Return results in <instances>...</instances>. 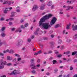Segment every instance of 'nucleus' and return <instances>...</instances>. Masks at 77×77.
Returning <instances> with one entry per match:
<instances>
[{
    "label": "nucleus",
    "instance_id": "obj_1",
    "mask_svg": "<svg viewBox=\"0 0 77 77\" xmlns=\"http://www.w3.org/2000/svg\"><path fill=\"white\" fill-rule=\"evenodd\" d=\"M53 15L51 14H48V15H46L43 17L40 20L39 22V26H41L44 29H50L51 27V25L49 24L48 23H43V22L45 21V20L49 19V18H51Z\"/></svg>",
    "mask_w": 77,
    "mask_h": 77
},
{
    "label": "nucleus",
    "instance_id": "obj_2",
    "mask_svg": "<svg viewBox=\"0 0 77 77\" xmlns=\"http://www.w3.org/2000/svg\"><path fill=\"white\" fill-rule=\"evenodd\" d=\"M0 69H3L4 68V65H6L7 64V62L6 61L3 62V60L1 59L0 60Z\"/></svg>",
    "mask_w": 77,
    "mask_h": 77
},
{
    "label": "nucleus",
    "instance_id": "obj_3",
    "mask_svg": "<svg viewBox=\"0 0 77 77\" xmlns=\"http://www.w3.org/2000/svg\"><path fill=\"white\" fill-rule=\"evenodd\" d=\"M57 18L56 17H53L52 18L51 22H50V24L51 25H53L56 22Z\"/></svg>",
    "mask_w": 77,
    "mask_h": 77
},
{
    "label": "nucleus",
    "instance_id": "obj_4",
    "mask_svg": "<svg viewBox=\"0 0 77 77\" xmlns=\"http://www.w3.org/2000/svg\"><path fill=\"white\" fill-rule=\"evenodd\" d=\"M14 51L12 49H11L10 50L7 49L6 51H3V53H6L7 52H8V53H14Z\"/></svg>",
    "mask_w": 77,
    "mask_h": 77
},
{
    "label": "nucleus",
    "instance_id": "obj_5",
    "mask_svg": "<svg viewBox=\"0 0 77 77\" xmlns=\"http://www.w3.org/2000/svg\"><path fill=\"white\" fill-rule=\"evenodd\" d=\"M39 8L38 7V5H34L32 9V11H35L36 10V9H37Z\"/></svg>",
    "mask_w": 77,
    "mask_h": 77
},
{
    "label": "nucleus",
    "instance_id": "obj_6",
    "mask_svg": "<svg viewBox=\"0 0 77 77\" xmlns=\"http://www.w3.org/2000/svg\"><path fill=\"white\" fill-rule=\"evenodd\" d=\"M45 4H42L40 7V10H43L45 8Z\"/></svg>",
    "mask_w": 77,
    "mask_h": 77
},
{
    "label": "nucleus",
    "instance_id": "obj_7",
    "mask_svg": "<svg viewBox=\"0 0 77 77\" xmlns=\"http://www.w3.org/2000/svg\"><path fill=\"white\" fill-rule=\"evenodd\" d=\"M7 3H8V5H11V2H8V0H5L4 2L3 3V5H5V4H7Z\"/></svg>",
    "mask_w": 77,
    "mask_h": 77
},
{
    "label": "nucleus",
    "instance_id": "obj_8",
    "mask_svg": "<svg viewBox=\"0 0 77 77\" xmlns=\"http://www.w3.org/2000/svg\"><path fill=\"white\" fill-rule=\"evenodd\" d=\"M72 29L73 31L75 30H77V25L74 26V25H73L72 26Z\"/></svg>",
    "mask_w": 77,
    "mask_h": 77
},
{
    "label": "nucleus",
    "instance_id": "obj_9",
    "mask_svg": "<svg viewBox=\"0 0 77 77\" xmlns=\"http://www.w3.org/2000/svg\"><path fill=\"white\" fill-rule=\"evenodd\" d=\"M67 8H68L67 9H66V11H69L70 10V9H73V7L69 6H66Z\"/></svg>",
    "mask_w": 77,
    "mask_h": 77
},
{
    "label": "nucleus",
    "instance_id": "obj_10",
    "mask_svg": "<svg viewBox=\"0 0 77 77\" xmlns=\"http://www.w3.org/2000/svg\"><path fill=\"white\" fill-rule=\"evenodd\" d=\"M20 72H16V70H15L14 71H13L11 73V75H13V74H20Z\"/></svg>",
    "mask_w": 77,
    "mask_h": 77
},
{
    "label": "nucleus",
    "instance_id": "obj_11",
    "mask_svg": "<svg viewBox=\"0 0 77 77\" xmlns=\"http://www.w3.org/2000/svg\"><path fill=\"white\" fill-rule=\"evenodd\" d=\"M11 17H14L15 15L17 14V13L16 12H12L11 13Z\"/></svg>",
    "mask_w": 77,
    "mask_h": 77
},
{
    "label": "nucleus",
    "instance_id": "obj_12",
    "mask_svg": "<svg viewBox=\"0 0 77 77\" xmlns=\"http://www.w3.org/2000/svg\"><path fill=\"white\" fill-rule=\"evenodd\" d=\"M52 4H53V3H52L51 1H50L48 2L47 5L48 6H50Z\"/></svg>",
    "mask_w": 77,
    "mask_h": 77
},
{
    "label": "nucleus",
    "instance_id": "obj_13",
    "mask_svg": "<svg viewBox=\"0 0 77 77\" xmlns=\"http://www.w3.org/2000/svg\"><path fill=\"white\" fill-rule=\"evenodd\" d=\"M16 9H17V10H16L17 12H20V8L19 6L17 7L16 8Z\"/></svg>",
    "mask_w": 77,
    "mask_h": 77
},
{
    "label": "nucleus",
    "instance_id": "obj_14",
    "mask_svg": "<svg viewBox=\"0 0 77 77\" xmlns=\"http://www.w3.org/2000/svg\"><path fill=\"white\" fill-rule=\"evenodd\" d=\"M71 26V23H69L67 25L66 27V29H67V30L69 29V26Z\"/></svg>",
    "mask_w": 77,
    "mask_h": 77
},
{
    "label": "nucleus",
    "instance_id": "obj_15",
    "mask_svg": "<svg viewBox=\"0 0 77 77\" xmlns=\"http://www.w3.org/2000/svg\"><path fill=\"white\" fill-rule=\"evenodd\" d=\"M77 54V51H75L74 52H72V56L75 55V54Z\"/></svg>",
    "mask_w": 77,
    "mask_h": 77
},
{
    "label": "nucleus",
    "instance_id": "obj_16",
    "mask_svg": "<svg viewBox=\"0 0 77 77\" xmlns=\"http://www.w3.org/2000/svg\"><path fill=\"white\" fill-rule=\"evenodd\" d=\"M7 59L8 60H11L12 59V57H10V56H7Z\"/></svg>",
    "mask_w": 77,
    "mask_h": 77
},
{
    "label": "nucleus",
    "instance_id": "obj_17",
    "mask_svg": "<svg viewBox=\"0 0 77 77\" xmlns=\"http://www.w3.org/2000/svg\"><path fill=\"white\" fill-rule=\"evenodd\" d=\"M6 9H7V10H8V11H11L12 9V7H11L9 8H6Z\"/></svg>",
    "mask_w": 77,
    "mask_h": 77
},
{
    "label": "nucleus",
    "instance_id": "obj_18",
    "mask_svg": "<svg viewBox=\"0 0 77 77\" xmlns=\"http://www.w3.org/2000/svg\"><path fill=\"white\" fill-rule=\"evenodd\" d=\"M77 34H75L74 35V36H73V39L74 40H76L77 39Z\"/></svg>",
    "mask_w": 77,
    "mask_h": 77
},
{
    "label": "nucleus",
    "instance_id": "obj_19",
    "mask_svg": "<svg viewBox=\"0 0 77 77\" xmlns=\"http://www.w3.org/2000/svg\"><path fill=\"white\" fill-rule=\"evenodd\" d=\"M6 8H4V12L5 14H6V13H7V11H8V10H7V9H6Z\"/></svg>",
    "mask_w": 77,
    "mask_h": 77
},
{
    "label": "nucleus",
    "instance_id": "obj_20",
    "mask_svg": "<svg viewBox=\"0 0 77 77\" xmlns=\"http://www.w3.org/2000/svg\"><path fill=\"white\" fill-rule=\"evenodd\" d=\"M61 26L60 24H57L55 26V28H57V27H60Z\"/></svg>",
    "mask_w": 77,
    "mask_h": 77
},
{
    "label": "nucleus",
    "instance_id": "obj_21",
    "mask_svg": "<svg viewBox=\"0 0 77 77\" xmlns=\"http://www.w3.org/2000/svg\"><path fill=\"white\" fill-rule=\"evenodd\" d=\"M1 36L2 37H5V36H6V34H5V32H3L2 33V34H1Z\"/></svg>",
    "mask_w": 77,
    "mask_h": 77
},
{
    "label": "nucleus",
    "instance_id": "obj_22",
    "mask_svg": "<svg viewBox=\"0 0 77 77\" xmlns=\"http://www.w3.org/2000/svg\"><path fill=\"white\" fill-rule=\"evenodd\" d=\"M16 31L18 32H19V33H20V32H21L22 31V30L20 29V28H19L16 30Z\"/></svg>",
    "mask_w": 77,
    "mask_h": 77
},
{
    "label": "nucleus",
    "instance_id": "obj_23",
    "mask_svg": "<svg viewBox=\"0 0 77 77\" xmlns=\"http://www.w3.org/2000/svg\"><path fill=\"white\" fill-rule=\"evenodd\" d=\"M62 42V41L60 39L58 40V42L59 44H61Z\"/></svg>",
    "mask_w": 77,
    "mask_h": 77
},
{
    "label": "nucleus",
    "instance_id": "obj_24",
    "mask_svg": "<svg viewBox=\"0 0 77 77\" xmlns=\"http://www.w3.org/2000/svg\"><path fill=\"white\" fill-rule=\"evenodd\" d=\"M70 53V51H68L66 52H64V54H68Z\"/></svg>",
    "mask_w": 77,
    "mask_h": 77
},
{
    "label": "nucleus",
    "instance_id": "obj_25",
    "mask_svg": "<svg viewBox=\"0 0 77 77\" xmlns=\"http://www.w3.org/2000/svg\"><path fill=\"white\" fill-rule=\"evenodd\" d=\"M35 59H32L31 60V63H33Z\"/></svg>",
    "mask_w": 77,
    "mask_h": 77
},
{
    "label": "nucleus",
    "instance_id": "obj_26",
    "mask_svg": "<svg viewBox=\"0 0 77 77\" xmlns=\"http://www.w3.org/2000/svg\"><path fill=\"white\" fill-rule=\"evenodd\" d=\"M15 56H16V57H20V55L18 54H14Z\"/></svg>",
    "mask_w": 77,
    "mask_h": 77
},
{
    "label": "nucleus",
    "instance_id": "obj_27",
    "mask_svg": "<svg viewBox=\"0 0 77 77\" xmlns=\"http://www.w3.org/2000/svg\"><path fill=\"white\" fill-rule=\"evenodd\" d=\"M5 29L6 28H5V27H2L1 29L2 31V32H3V31H4L5 30Z\"/></svg>",
    "mask_w": 77,
    "mask_h": 77
},
{
    "label": "nucleus",
    "instance_id": "obj_28",
    "mask_svg": "<svg viewBox=\"0 0 77 77\" xmlns=\"http://www.w3.org/2000/svg\"><path fill=\"white\" fill-rule=\"evenodd\" d=\"M71 41V40L70 39H67L66 40V42H70Z\"/></svg>",
    "mask_w": 77,
    "mask_h": 77
},
{
    "label": "nucleus",
    "instance_id": "obj_29",
    "mask_svg": "<svg viewBox=\"0 0 77 77\" xmlns=\"http://www.w3.org/2000/svg\"><path fill=\"white\" fill-rule=\"evenodd\" d=\"M65 48V46H64V45H62L61 47V50H63V49H64Z\"/></svg>",
    "mask_w": 77,
    "mask_h": 77
},
{
    "label": "nucleus",
    "instance_id": "obj_30",
    "mask_svg": "<svg viewBox=\"0 0 77 77\" xmlns=\"http://www.w3.org/2000/svg\"><path fill=\"white\" fill-rule=\"evenodd\" d=\"M28 26H29V23H25L24 25V26L25 27H27Z\"/></svg>",
    "mask_w": 77,
    "mask_h": 77
},
{
    "label": "nucleus",
    "instance_id": "obj_31",
    "mask_svg": "<svg viewBox=\"0 0 77 77\" xmlns=\"http://www.w3.org/2000/svg\"><path fill=\"white\" fill-rule=\"evenodd\" d=\"M56 60H53V64H55L56 63Z\"/></svg>",
    "mask_w": 77,
    "mask_h": 77
},
{
    "label": "nucleus",
    "instance_id": "obj_32",
    "mask_svg": "<svg viewBox=\"0 0 77 77\" xmlns=\"http://www.w3.org/2000/svg\"><path fill=\"white\" fill-rule=\"evenodd\" d=\"M14 20V19L12 17H11L9 19V20H10V21H12V20Z\"/></svg>",
    "mask_w": 77,
    "mask_h": 77
},
{
    "label": "nucleus",
    "instance_id": "obj_33",
    "mask_svg": "<svg viewBox=\"0 0 77 77\" xmlns=\"http://www.w3.org/2000/svg\"><path fill=\"white\" fill-rule=\"evenodd\" d=\"M17 45V46H20V45H21L20 44V42H18L17 44H16Z\"/></svg>",
    "mask_w": 77,
    "mask_h": 77
},
{
    "label": "nucleus",
    "instance_id": "obj_34",
    "mask_svg": "<svg viewBox=\"0 0 77 77\" xmlns=\"http://www.w3.org/2000/svg\"><path fill=\"white\" fill-rule=\"evenodd\" d=\"M58 71V69H55L54 70V71L55 72H57Z\"/></svg>",
    "mask_w": 77,
    "mask_h": 77
},
{
    "label": "nucleus",
    "instance_id": "obj_35",
    "mask_svg": "<svg viewBox=\"0 0 77 77\" xmlns=\"http://www.w3.org/2000/svg\"><path fill=\"white\" fill-rule=\"evenodd\" d=\"M24 21V20H23V19L22 18L20 20V23H23Z\"/></svg>",
    "mask_w": 77,
    "mask_h": 77
},
{
    "label": "nucleus",
    "instance_id": "obj_36",
    "mask_svg": "<svg viewBox=\"0 0 77 77\" xmlns=\"http://www.w3.org/2000/svg\"><path fill=\"white\" fill-rule=\"evenodd\" d=\"M54 51L55 53V54H57L58 53H59V52H58V51H57L55 50Z\"/></svg>",
    "mask_w": 77,
    "mask_h": 77
},
{
    "label": "nucleus",
    "instance_id": "obj_37",
    "mask_svg": "<svg viewBox=\"0 0 77 77\" xmlns=\"http://www.w3.org/2000/svg\"><path fill=\"white\" fill-rule=\"evenodd\" d=\"M37 53H38V54H41V53H42V51H41V50H40L39 51H38Z\"/></svg>",
    "mask_w": 77,
    "mask_h": 77
},
{
    "label": "nucleus",
    "instance_id": "obj_38",
    "mask_svg": "<svg viewBox=\"0 0 77 77\" xmlns=\"http://www.w3.org/2000/svg\"><path fill=\"white\" fill-rule=\"evenodd\" d=\"M31 39L30 38H28V42H30L31 41Z\"/></svg>",
    "mask_w": 77,
    "mask_h": 77
},
{
    "label": "nucleus",
    "instance_id": "obj_39",
    "mask_svg": "<svg viewBox=\"0 0 77 77\" xmlns=\"http://www.w3.org/2000/svg\"><path fill=\"white\" fill-rule=\"evenodd\" d=\"M12 65V63H8L7 64V66H10L11 65Z\"/></svg>",
    "mask_w": 77,
    "mask_h": 77
},
{
    "label": "nucleus",
    "instance_id": "obj_40",
    "mask_svg": "<svg viewBox=\"0 0 77 77\" xmlns=\"http://www.w3.org/2000/svg\"><path fill=\"white\" fill-rule=\"evenodd\" d=\"M1 41H2V40L0 39V46L3 45V43Z\"/></svg>",
    "mask_w": 77,
    "mask_h": 77
},
{
    "label": "nucleus",
    "instance_id": "obj_41",
    "mask_svg": "<svg viewBox=\"0 0 77 77\" xmlns=\"http://www.w3.org/2000/svg\"><path fill=\"white\" fill-rule=\"evenodd\" d=\"M4 56V54L2 53V52L0 53V56Z\"/></svg>",
    "mask_w": 77,
    "mask_h": 77
},
{
    "label": "nucleus",
    "instance_id": "obj_42",
    "mask_svg": "<svg viewBox=\"0 0 77 77\" xmlns=\"http://www.w3.org/2000/svg\"><path fill=\"white\" fill-rule=\"evenodd\" d=\"M4 20H5V19H4V18L2 17L1 18L0 20V21H4Z\"/></svg>",
    "mask_w": 77,
    "mask_h": 77
},
{
    "label": "nucleus",
    "instance_id": "obj_43",
    "mask_svg": "<svg viewBox=\"0 0 77 77\" xmlns=\"http://www.w3.org/2000/svg\"><path fill=\"white\" fill-rule=\"evenodd\" d=\"M31 72L33 74H35V72H36V71L35 70H33Z\"/></svg>",
    "mask_w": 77,
    "mask_h": 77
},
{
    "label": "nucleus",
    "instance_id": "obj_44",
    "mask_svg": "<svg viewBox=\"0 0 77 77\" xmlns=\"http://www.w3.org/2000/svg\"><path fill=\"white\" fill-rule=\"evenodd\" d=\"M62 55H61V54H59V55H58L57 56V57H62Z\"/></svg>",
    "mask_w": 77,
    "mask_h": 77
},
{
    "label": "nucleus",
    "instance_id": "obj_45",
    "mask_svg": "<svg viewBox=\"0 0 77 77\" xmlns=\"http://www.w3.org/2000/svg\"><path fill=\"white\" fill-rule=\"evenodd\" d=\"M38 31H36L34 32V33L35 35H38Z\"/></svg>",
    "mask_w": 77,
    "mask_h": 77
},
{
    "label": "nucleus",
    "instance_id": "obj_46",
    "mask_svg": "<svg viewBox=\"0 0 77 77\" xmlns=\"http://www.w3.org/2000/svg\"><path fill=\"white\" fill-rule=\"evenodd\" d=\"M32 69H36V66H34L32 67Z\"/></svg>",
    "mask_w": 77,
    "mask_h": 77
},
{
    "label": "nucleus",
    "instance_id": "obj_47",
    "mask_svg": "<svg viewBox=\"0 0 77 77\" xmlns=\"http://www.w3.org/2000/svg\"><path fill=\"white\" fill-rule=\"evenodd\" d=\"M21 60V58H19L17 59L18 61H20V60Z\"/></svg>",
    "mask_w": 77,
    "mask_h": 77
},
{
    "label": "nucleus",
    "instance_id": "obj_48",
    "mask_svg": "<svg viewBox=\"0 0 77 77\" xmlns=\"http://www.w3.org/2000/svg\"><path fill=\"white\" fill-rule=\"evenodd\" d=\"M30 66H35V64L34 63L33 64H31L30 65Z\"/></svg>",
    "mask_w": 77,
    "mask_h": 77
},
{
    "label": "nucleus",
    "instance_id": "obj_49",
    "mask_svg": "<svg viewBox=\"0 0 77 77\" xmlns=\"http://www.w3.org/2000/svg\"><path fill=\"white\" fill-rule=\"evenodd\" d=\"M21 27L22 28V29H24V28H25L24 26H23V25H22L21 26Z\"/></svg>",
    "mask_w": 77,
    "mask_h": 77
},
{
    "label": "nucleus",
    "instance_id": "obj_50",
    "mask_svg": "<svg viewBox=\"0 0 77 77\" xmlns=\"http://www.w3.org/2000/svg\"><path fill=\"white\" fill-rule=\"evenodd\" d=\"M9 25H12V22H10L9 23Z\"/></svg>",
    "mask_w": 77,
    "mask_h": 77
},
{
    "label": "nucleus",
    "instance_id": "obj_51",
    "mask_svg": "<svg viewBox=\"0 0 77 77\" xmlns=\"http://www.w3.org/2000/svg\"><path fill=\"white\" fill-rule=\"evenodd\" d=\"M45 14H46V12H44L42 14V15H45Z\"/></svg>",
    "mask_w": 77,
    "mask_h": 77
},
{
    "label": "nucleus",
    "instance_id": "obj_52",
    "mask_svg": "<svg viewBox=\"0 0 77 77\" xmlns=\"http://www.w3.org/2000/svg\"><path fill=\"white\" fill-rule=\"evenodd\" d=\"M48 39V38L47 37H44V40H47V39Z\"/></svg>",
    "mask_w": 77,
    "mask_h": 77
},
{
    "label": "nucleus",
    "instance_id": "obj_53",
    "mask_svg": "<svg viewBox=\"0 0 77 77\" xmlns=\"http://www.w3.org/2000/svg\"><path fill=\"white\" fill-rule=\"evenodd\" d=\"M51 38H54V35H51Z\"/></svg>",
    "mask_w": 77,
    "mask_h": 77
},
{
    "label": "nucleus",
    "instance_id": "obj_54",
    "mask_svg": "<svg viewBox=\"0 0 77 77\" xmlns=\"http://www.w3.org/2000/svg\"><path fill=\"white\" fill-rule=\"evenodd\" d=\"M15 29V28H13L11 29V30H12V31H14Z\"/></svg>",
    "mask_w": 77,
    "mask_h": 77
},
{
    "label": "nucleus",
    "instance_id": "obj_55",
    "mask_svg": "<svg viewBox=\"0 0 77 77\" xmlns=\"http://www.w3.org/2000/svg\"><path fill=\"white\" fill-rule=\"evenodd\" d=\"M73 69V67H72L71 66L70 67V70H72V69Z\"/></svg>",
    "mask_w": 77,
    "mask_h": 77
},
{
    "label": "nucleus",
    "instance_id": "obj_56",
    "mask_svg": "<svg viewBox=\"0 0 77 77\" xmlns=\"http://www.w3.org/2000/svg\"><path fill=\"white\" fill-rule=\"evenodd\" d=\"M40 64H38L36 65V67H39L40 66Z\"/></svg>",
    "mask_w": 77,
    "mask_h": 77
},
{
    "label": "nucleus",
    "instance_id": "obj_57",
    "mask_svg": "<svg viewBox=\"0 0 77 77\" xmlns=\"http://www.w3.org/2000/svg\"><path fill=\"white\" fill-rule=\"evenodd\" d=\"M48 53H52V51H48Z\"/></svg>",
    "mask_w": 77,
    "mask_h": 77
},
{
    "label": "nucleus",
    "instance_id": "obj_58",
    "mask_svg": "<svg viewBox=\"0 0 77 77\" xmlns=\"http://www.w3.org/2000/svg\"><path fill=\"white\" fill-rule=\"evenodd\" d=\"M54 5H52L51 6V9H53L54 8Z\"/></svg>",
    "mask_w": 77,
    "mask_h": 77
},
{
    "label": "nucleus",
    "instance_id": "obj_59",
    "mask_svg": "<svg viewBox=\"0 0 77 77\" xmlns=\"http://www.w3.org/2000/svg\"><path fill=\"white\" fill-rule=\"evenodd\" d=\"M40 46L41 47V48H43V45H40Z\"/></svg>",
    "mask_w": 77,
    "mask_h": 77
},
{
    "label": "nucleus",
    "instance_id": "obj_60",
    "mask_svg": "<svg viewBox=\"0 0 77 77\" xmlns=\"http://www.w3.org/2000/svg\"><path fill=\"white\" fill-rule=\"evenodd\" d=\"M37 62H38V63L40 62V60H39V59L38 60Z\"/></svg>",
    "mask_w": 77,
    "mask_h": 77
},
{
    "label": "nucleus",
    "instance_id": "obj_61",
    "mask_svg": "<svg viewBox=\"0 0 77 77\" xmlns=\"http://www.w3.org/2000/svg\"><path fill=\"white\" fill-rule=\"evenodd\" d=\"M63 14V13L62 11L60 12V14Z\"/></svg>",
    "mask_w": 77,
    "mask_h": 77
},
{
    "label": "nucleus",
    "instance_id": "obj_62",
    "mask_svg": "<svg viewBox=\"0 0 77 77\" xmlns=\"http://www.w3.org/2000/svg\"><path fill=\"white\" fill-rule=\"evenodd\" d=\"M35 55H38V53H35L34 54Z\"/></svg>",
    "mask_w": 77,
    "mask_h": 77
},
{
    "label": "nucleus",
    "instance_id": "obj_63",
    "mask_svg": "<svg viewBox=\"0 0 77 77\" xmlns=\"http://www.w3.org/2000/svg\"><path fill=\"white\" fill-rule=\"evenodd\" d=\"M77 59L74 60V62H77Z\"/></svg>",
    "mask_w": 77,
    "mask_h": 77
},
{
    "label": "nucleus",
    "instance_id": "obj_64",
    "mask_svg": "<svg viewBox=\"0 0 77 77\" xmlns=\"http://www.w3.org/2000/svg\"><path fill=\"white\" fill-rule=\"evenodd\" d=\"M73 77H77V74L75 75H74Z\"/></svg>",
    "mask_w": 77,
    "mask_h": 77
}]
</instances>
